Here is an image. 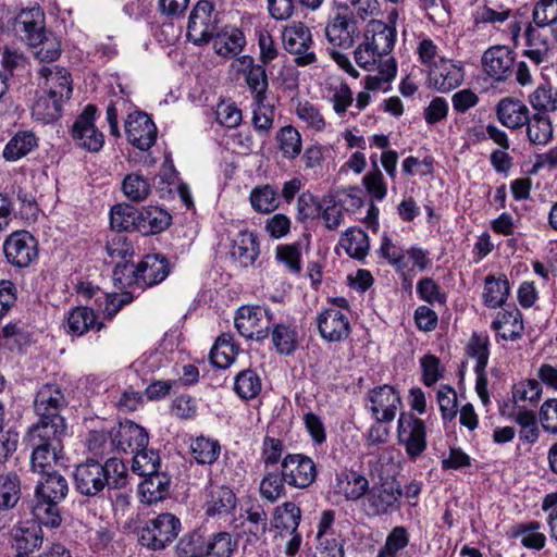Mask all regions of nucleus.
I'll return each instance as SVG.
<instances>
[{"label": "nucleus", "instance_id": "1", "mask_svg": "<svg viewBox=\"0 0 557 557\" xmlns=\"http://www.w3.org/2000/svg\"><path fill=\"white\" fill-rule=\"evenodd\" d=\"M75 490L84 496L95 497L108 487L125 488L128 484L126 466L119 458H109L104 463L87 459L78 465L73 473Z\"/></svg>", "mask_w": 557, "mask_h": 557}, {"label": "nucleus", "instance_id": "2", "mask_svg": "<svg viewBox=\"0 0 557 557\" xmlns=\"http://www.w3.org/2000/svg\"><path fill=\"white\" fill-rule=\"evenodd\" d=\"M67 493L69 485L63 475L57 471L46 472L35 487L34 499L29 502L28 509L45 527L55 529L62 523L59 504Z\"/></svg>", "mask_w": 557, "mask_h": 557}, {"label": "nucleus", "instance_id": "3", "mask_svg": "<svg viewBox=\"0 0 557 557\" xmlns=\"http://www.w3.org/2000/svg\"><path fill=\"white\" fill-rule=\"evenodd\" d=\"M39 75L45 79L47 94L40 96L32 108V115L44 124L57 120L64 100L71 98L72 81L70 73L59 66H42Z\"/></svg>", "mask_w": 557, "mask_h": 557}, {"label": "nucleus", "instance_id": "4", "mask_svg": "<svg viewBox=\"0 0 557 557\" xmlns=\"http://www.w3.org/2000/svg\"><path fill=\"white\" fill-rule=\"evenodd\" d=\"M396 40V30L386 23L372 20L363 34L362 41L354 51L356 63L367 70L373 71L375 66L388 58Z\"/></svg>", "mask_w": 557, "mask_h": 557}, {"label": "nucleus", "instance_id": "5", "mask_svg": "<svg viewBox=\"0 0 557 557\" xmlns=\"http://www.w3.org/2000/svg\"><path fill=\"white\" fill-rule=\"evenodd\" d=\"M66 430L47 429V426H30L24 437L30 448V465L34 471L46 473L52 463L63 458V438Z\"/></svg>", "mask_w": 557, "mask_h": 557}, {"label": "nucleus", "instance_id": "6", "mask_svg": "<svg viewBox=\"0 0 557 557\" xmlns=\"http://www.w3.org/2000/svg\"><path fill=\"white\" fill-rule=\"evenodd\" d=\"M170 273L168 259L160 253L146 255L137 264H116L112 276L122 285L136 284L139 287L161 283Z\"/></svg>", "mask_w": 557, "mask_h": 557}, {"label": "nucleus", "instance_id": "7", "mask_svg": "<svg viewBox=\"0 0 557 557\" xmlns=\"http://www.w3.org/2000/svg\"><path fill=\"white\" fill-rule=\"evenodd\" d=\"M403 488L395 479L381 480L369 486L361 500V510L369 518L387 516L399 510Z\"/></svg>", "mask_w": 557, "mask_h": 557}, {"label": "nucleus", "instance_id": "8", "mask_svg": "<svg viewBox=\"0 0 557 557\" xmlns=\"http://www.w3.org/2000/svg\"><path fill=\"white\" fill-rule=\"evenodd\" d=\"M66 399L57 384H45L36 393L34 399L35 413L38 421L32 426H47L53 430H66L65 419L60 410L66 406Z\"/></svg>", "mask_w": 557, "mask_h": 557}, {"label": "nucleus", "instance_id": "9", "mask_svg": "<svg viewBox=\"0 0 557 557\" xmlns=\"http://www.w3.org/2000/svg\"><path fill=\"white\" fill-rule=\"evenodd\" d=\"M181 520L173 513L163 512L145 522L138 531V542L151 550H163L181 532Z\"/></svg>", "mask_w": 557, "mask_h": 557}, {"label": "nucleus", "instance_id": "10", "mask_svg": "<svg viewBox=\"0 0 557 557\" xmlns=\"http://www.w3.org/2000/svg\"><path fill=\"white\" fill-rule=\"evenodd\" d=\"M272 324L273 313L261 306H243L235 315V326L238 333L249 339H265Z\"/></svg>", "mask_w": 557, "mask_h": 557}, {"label": "nucleus", "instance_id": "11", "mask_svg": "<svg viewBox=\"0 0 557 557\" xmlns=\"http://www.w3.org/2000/svg\"><path fill=\"white\" fill-rule=\"evenodd\" d=\"M3 253L13 268H28L38 258V242L27 231H15L4 239Z\"/></svg>", "mask_w": 557, "mask_h": 557}, {"label": "nucleus", "instance_id": "12", "mask_svg": "<svg viewBox=\"0 0 557 557\" xmlns=\"http://www.w3.org/2000/svg\"><path fill=\"white\" fill-rule=\"evenodd\" d=\"M284 48L295 57L298 66H307L317 61L315 53L310 50L313 45L310 28L301 22L286 26L282 34Z\"/></svg>", "mask_w": 557, "mask_h": 557}, {"label": "nucleus", "instance_id": "13", "mask_svg": "<svg viewBox=\"0 0 557 557\" xmlns=\"http://www.w3.org/2000/svg\"><path fill=\"white\" fill-rule=\"evenodd\" d=\"M398 441L410 458L419 457L426 448V429L422 420L411 413H400L397 424Z\"/></svg>", "mask_w": 557, "mask_h": 557}, {"label": "nucleus", "instance_id": "14", "mask_svg": "<svg viewBox=\"0 0 557 557\" xmlns=\"http://www.w3.org/2000/svg\"><path fill=\"white\" fill-rule=\"evenodd\" d=\"M283 480L290 486L306 488L317 476L315 463L302 454L287 455L282 460Z\"/></svg>", "mask_w": 557, "mask_h": 557}, {"label": "nucleus", "instance_id": "15", "mask_svg": "<svg viewBox=\"0 0 557 557\" xmlns=\"http://www.w3.org/2000/svg\"><path fill=\"white\" fill-rule=\"evenodd\" d=\"M96 112L95 106H86L72 128L73 138L90 152L99 151L104 144L103 134L95 126Z\"/></svg>", "mask_w": 557, "mask_h": 557}, {"label": "nucleus", "instance_id": "16", "mask_svg": "<svg viewBox=\"0 0 557 557\" xmlns=\"http://www.w3.org/2000/svg\"><path fill=\"white\" fill-rule=\"evenodd\" d=\"M127 140L143 151L150 149L157 139V127L145 112L128 114L125 121Z\"/></svg>", "mask_w": 557, "mask_h": 557}, {"label": "nucleus", "instance_id": "17", "mask_svg": "<svg viewBox=\"0 0 557 557\" xmlns=\"http://www.w3.org/2000/svg\"><path fill=\"white\" fill-rule=\"evenodd\" d=\"M484 72L495 82H505L513 74L515 52L506 46H493L482 55Z\"/></svg>", "mask_w": 557, "mask_h": 557}, {"label": "nucleus", "instance_id": "18", "mask_svg": "<svg viewBox=\"0 0 557 557\" xmlns=\"http://www.w3.org/2000/svg\"><path fill=\"white\" fill-rule=\"evenodd\" d=\"M368 399L371 403L370 411L377 422L389 423L395 419L400 406V396L388 384L376 386L369 392Z\"/></svg>", "mask_w": 557, "mask_h": 557}, {"label": "nucleus", "instance_id": "19", "mask_svg": "<svg viewBox=\"0 0 557 557\" xmlns=\"http://www.w3.org/2000/svg\"><path fill=\"white\" fill-rule=\"evenodd\" d=\"M234 66L237 72L244 74L246 84L253 95L255 103L262 104L265 101L269 87L264 64L256 63L250 55H242L235 60Z\"/></svg>", "mask_w": 557, "mask_h": 557}, {"label": "nucleus", "instance_id": "20", "mask_svg": "<svg viewBox=\"0 0 557 557\" xmlns=\"http://www.w3.org/2000/svg\"><path fill=\"white\" fill-rule=\"evenodd\" d=\"M213 5L207 0L199 1L190 12L187 24V37L196 45L208 42L213 35Z\"/></svg>", "mask_w": 557, "mask_h": 557}, {"label": "nucleus", "instance_id": "21", "mask_svg": "<svg viewBox=\"0 0 557 557\" xmlns=\"http://www.w3.org/2000/svg\"><path fill=\"white\" fill-rule=\"evenodd\" d=\"M317 322L321 337L331 343L346 339L351 331L348 315L335 308L322 311Z\"/></svg>", "mask_w": 557, "mask_h": 557}, {"label": "nucleus", "instance_id": "22", "mask_svg": "<svg viewBox=\"0 0 557 557\" xmlns=\"http://www.w3.org/2000/svg\"><path fill=\"white\" fill-rule=\"evenodd\" d=\"M14 29L28 46L40 41L49 33L45 27V14L39 7L22 10L15 17Z\"/></svg>", "mask_w": 557, "mask_h": 557}, {"label": "nucleus", "instance_id": "23", "mask_svg": "<svg viewBox=\"0 0 557 557\" xmlns=\"http://www.w3.org/2000/svg\"><path fill=\"white\" fill-rule=\"evenodd\" d=\"M357 27L354 17L336 14L325 26V38L331 49L347 50L354 46Z\"/></svg>", "mask_w": 557, "mask_h": 557}, {"label": "nucleus", "instance_id": "24", "mask_svg": "<svg viewBox=\"0 0 557 557\" xmlns=\"http://www.w3.org/2000/svg\"><path fill=\"white\" fill-rule=\"evenodd\" d=\"M111 442L117 450L135 454L146 448L149 442L146 430L132 422L120 423L117 430L111 435Z\"/></svg>", "mask_w": 557, "mask_h": 557}, {"label": "nucleus", "instance_id": "25", "mask_svg": "<svg viewBox=\"0 0 557 557\" xmlns=\"http://www.w3.org/2000/svg\"><path fill=\"white\" fill-rule=\"evenodd\" d=\"M33 522L21 523L12 530L13 545L17 555H28L39 549L44 543V532L36 518Z\"/></svg>", "mask_w": 557, "mask_h": 557}, {"label": "nucleus", "instance_id": "26", "mask_svg": "<svg viewBox=\"0 0 557 557\" xmlns=\"http://www.w3.org/2000/svg\"><path fill=\"white\" fill-rule=\"evenodd\" d=\"M237 498L233 490L225 485H210L205 503L208 517H224L236 508Z\"/></svg>", "mask_w": 557, "mask_h": 557}, {"label": "nucleus", "instance_id": "27", "mask_svg": "<svg viewBox=\"0 0 557 557\" xmlns=\"http://www.w3.org/2000/svg\"><path fill=\"white\" fill-rule=\"evenodd\" d=\"M369 486L368 479L355 470H344L335 476V492L349 502L362 500Z\"/></svg>", "mask_w": 557, "mask_h": 557}, {"label": "nucleus", "instance_id": "28", "mask_svg": "<svg viewBox=\"0 0 557 557\" xmlns=\"http://www.w3.org/2000/svg\"><path fill=\"white\" fill-rule=\"evenodd\" d=\"M524 35L525 49L522 57L528 59L535 69L541 64L549 63L552 55L547 36L531 25L528 26Z\"/></svg>", "mask_w": 557, "mask_h": 557}, {"label": "nucleus", "instance_id": "29", "mask_svg": "<svg viewBox=\"0 0 557 557\" xmlns=\"http://www.w3.org/2000/svg\"><path fill=\"white\" fill-rule=\"evenodd\" d=\"M430 79L438 91H450L463 81L462 66L455 64L451 60L442 59L431 69Z\"/></svg>", "mask_w": 557, "mask_h": 557}, {"label": "nucleus", "instance_id": "30", "mask_svg": "<svg viewBox=\"0 0 557 557\" xmlns=\"http://www.w3.org/2000/svg\"><path fill=\"white\" fill-rule=\"evenodd\" d=\"M230 255L240 267L253 265L260 255L257 235L240 231L232 242Z\"/></svg>", "mask_w": 557, "mask_h": 557}, {"label": "nucleus", "instance_id": "31", "mask_svg": "<svg viewBox=\"0 0 557 557\" xmlns=\"http://www.w3.org/2000/svg\"><path fill=\"white\" fill-rule=\"evenodd\" d=\"M498 121L508 128L522 127L529 120L530 110L520 100L512 98L502 99L496 107Z\"/></svg>", "mask_w": 557, "mask_h": 557}, {"label": "nucleus", "instance_id": "32", "mask_svg": "<svg viewBox=\"0 0 557 557\" xmlns=\"http://www.w3.org/2000/svg\"><path fill=\"white\" fill-rule=\"evenodd\" d=\"M171 480L163 472H156L146 475L145 480L139 484V495L141 503L152 505L165 499L170 493Z\"/></svg>", "mask_w": 557, "mask_h": 557}, {"label": "nucleus", "instance_id": "33", "mask_svg": "<svg viewBox=\"0 0 557 557\" xmlns=\"http://www.w3.org/2000/svg\"><path fill=\"white\" fill-rule=\"evenodd\" d=\"M172 221V216L159 207H144L139 210L137 232L143 235L159 234L165 231Z\"/></svg>", "mask_w": 557, "mask_h": 557}, {"label": "nucleus", "instance_id": "34", "mask_svg": "<svg viewBox=\"0 0 557 557\" xmlns=\"http://www.w3.org/2000/svg\"><path fill=\"white\" fill-rule=\"evenodd\" d=\"M246 45L244 33L235 27L224 28L213 38L214 51L222 57H234L242 52Z\"/></svg>", "mask_w": 557, "mask_h": 557}, {"label": "nucleus", "instance_id": "35", "mask_svg": "<svg viewBox=\"0 0 557 557\" xmlns=\"http://www.w3.org/2000/svg\"><path fill=\"white\" fill-rule=\"evenodd\" d=\"M524 125H527V137L532 145L544 147L553 139V125L547 114L536 112L529 115Z\"/></svg>", "mask_w": 557, "mask_h": 557}, {"label": "nucleus", "instance_id": "36", "mask_svg": "<svg viewBox=\"0 0 557 557\" xmlns=\"http://www.w3.org/2000/svg\"><path fill=\"white\" fill-rule=\"evenodd\" d=\"M492 329L498 332L504 339L515 341L519 338L523 331L520 311L515 308L499 312L492 322Z\"/></svg>", "mask_w": 557, "mask_h": 557}, {"label": "nucleus", "instance_id": "37", "mask_svg": "<svg viewBox=\"0 0 557 557\" xmlns=\"http://www.w3.org/2000/svg\"><path fill=\"white\" fill-rule=\"evenodd\" d=\"M38 140L29 131L17 132L5 145L2 156L9 162L20 160L37 147Z\"/></svg>", "mask_w": 557, "mask_h": 557}, {"label": "nucleus", "instance_id": "38", "mask_svg": "<svg viewBox=\"0 0 557 557\" xmlns=\"http://www.w3.org/2000/svg\"><path fill=\"white\" fill-rule=\"evenodd\" d=\"M272 330V342L276 351L281 355L290 356L298 346V332L292 323H274Z\"/></svg>", "mask_w": 557, "mask_h": 557}, {"label": "nucleus", "instance_id": "39", "mask_svg": "<svg viewBox=\"0 0 557 557\" xmlns=\"http://www.w3.org/2000/svg\"><path fill=\"white\" fill-rule=\"evenodd\" d=\"M301 520V510L293 502H286L275 508L273 517V527L280 531L281 534L295 533Z\"/></svg>", "mask_w": 557, "mask_h": 557}, {"label": "nucleus", "instance_id": "40", "mask_svg": "<svg viewBox=\"0 0 557 557\" xmlns=\"http://www.w3.org/2000/svg\"><path fill=\"white\" fill-rule=\"evenodd\" d=\"M341 246L349 257L362 260L370 249V242L367 233L358 227L347 230L341 237Z\"/></svg>", "mask_w": 557, "mask_h": 557}, {"label": "nucleus", "instance_id": "41", "mask_svg": "<svg viewBox=\"0 0 557 557\" xmlns=\"http://www.w3.org/2000/svg\"><path fill=\"white\" fill-rule=\"evenodd\" d=\"M249 199L253 210L264 214L275 211L281 202L277 188L270 184L252 188Z\"/></svg>", "mask_w": 557, "mask_h": 557}, {"label": "nucleus", "instance_id": "42", "mask_svg": "<svg viewBox=\"0 0 557 557\" xmlns=\"http://www.w3.org/2000/svg\"><path fill=\"white\" fill-rule=\"evenodd\" d=\"M139 210L127 203H117L111 208L110 225L119 232H137Z\"/></svg>", "mask_w": 557, "mask_h": 557}, {"label": "nucleus", "instance_id": "43", "mask_svg": "<svg viewBox=\"0 0 557 557\" xmlns=\"http://www.w3.org/2000/svg\"><path fill=\"white\" fill-rule=\"evenodd\" d=\"M509 290V283L505 276L495 277L494 275H487L485 277L483 293L485 306L488 308L502 307L507 300Z\"/></svg>", "mask_w": 557, "mask_h": 557}, {"label": "nucleus", "instance_id": "44", "mask_svg": "<svg viewBox=\"0 0 557 557\" xmlns=\"http://www.w3.org/2000/svg\"><path fill=\"white\" fill-rule=\"evenodd\" d=\"M21 495L20 476L14 472L0 474V509L9 510L14 508Z\"/></svg>", "mask_w": 557, "mask_h": 557}, {"label": "nucleus", "instance_id": "45", "mask_svg": "<svg viewBox=\"0 0 557 557\" xmlns=\"http://www.w3.org/2000/svg\"><path fill=\"white\" fill-rule=\"evenodd\" d=\"M261 389L262 380L255 370H243L234 379V391L244 400L257 397Z\"/></svg>", "mask_w": 557, "mask_h": 557}, {"label": "nucleus", "instance_id": "46", "mask_svg": "<svg viewBox=\"0 0 557 557\" xmlns=\"http://www.w3.org/2000/svg\"><path fill=\"white\" fill-rule=\"evenodd\" d=\"M96 324V314L87 307H76L70 311L66 323V333L74 336L86 334Z\"/></svg>", "mask_w": 557, "mask_h": 557}, {"label": "nucleus", "instance_id": "47", "mask_svg": "<svg viewBox=\"0 0 557 557\" xmlns=\"http://www.w3.org/2000/svg\"><path fill=\"white\" fill-rule=\"evenodd\" d=\"M377 73L368 75L364 82L367 90H387L388 84L395 78L397 73V64L393 57L386 58L383 63L375 66Z\"/></svg>", "mask_w": 557, "mask_h": 557}, {"label": "nucleus", "instance_id": "48", "mask_svg": "<svg viewBox=\"0 0 557 557\" xmlns=\"http://www.w3.org/2000/svg\"><path fill=\"white\" fill-rule=\"evenodd\" d=\"M221 447L218 441L199 436L191 441L190 453L199 465H212L220 456Z\"/></svg>", "mask_w": 557, "mask_h": 557}, {"label": "nucleus", "instance_id": "49", "mask_svg": "<svg viewBox=\"0 0 557 557\" xmlns=\"http://www.w3.org/2000/svg\"><path fill=\"white\" fill-rule=\"evenodd\" d=\"M529 103L540 113L555 112L557 111V89L549 84L539 85L529 95Z\"/></svg>", "mask_w": 557, "mask_h": 557}, {"label": "nucleus", "instance_id": "50", "mask_svg": "<svg viewBox=\"0 0 557 557\" xmlns=\"http://www.w3.org/2000/svg\"><path fill=\"white\" fill-rule=\"evenodd\" d=\"M122 190L128 200L141 202L149 196L151 185L144 175L139 173H131L124 177L122 182Z\"/></svg>", "mask_w": 557, "mask_h": 557}, {"label": "nucleus", "instance_id": "51", "mask_svg": "<svg viewBox=\"0 0 557 557\" xmlns=\"http://www.w3.org/2000/svg\"><path fill=\"white\" fill-rule=\"evenodd\" d=\"M278 148L286 159H295L301 152L302 141L300 133L294 126H284L276 134Z\"/></svg>", "mask_w": 557, "mask_h": 557}, {"label": "nucleus", "instance_id": "52", "mask_svg": "<svg viewBox=\"0 0 557 557\" xmlns=\"http://www.w3.org/2000/svg\"><path fill=\"white\" fill-rule=\"evenodd\" d=\"M34 57L42 63H51L61 55V44L52 33H46L40 41L29 46Z\"/></svg>", "mask_w": 557, "mask_h": 557}, {"label": "nucleus", "instance_id": "53", "mask_svg": "<svg viewBox=\"0 0 557 557\" xmlns=\"http://www.w3.org/2000/svg\"><path fill=\"white\" fill-rule=\"evenodd\" d=\"M161 460L159 454L153 449L141 448L133 457V472L140 476L151 475L159 472Z\"/></svg>", "mask_w": 557, "mask_h": 557}, {"label": "nucleus", "instance_id": "54", "mask_svg": "<svg viewBox=\"0 0 557 557\" xmlns=\"http://www.w3.org/2000/svg\"><path fill=\"white\" fill-rule=\"evenodd\" d=\"M488 345L490 339L486 334L475 332L470 337L467 352L471 358L475 359L476 364L474 368H479V370L486 368L490 356Z\"/></svg>", "mask_w": 557, "mask_h": 557}, {"label": "nucleus", "instance_id": "55", "mask_svg": "<svg viewBox=\"0 0 557 557\" xmlns=\"http://www.w3.org/2000/svg\"><path fill=\"white\" fill-rule=\"evenodd\" d=\"M372 160L373 169L368 172L363 178L362 183L367 190V193L375 200H383L387 195V184L384 180L382 172L380 171L376 161Z\"/></svg>", "mask_w": 557, "mask_h": 557}, {"label": "nucleus", "instance_id": "56", "mask_svg": "<svg viewBox=\"0 0 557 557\" xmlns=\"http://www.w3.org/2000/svg\"><path fill=\"white\" fill-rule=\"evenodd\" d=\"M515 536L519 537L521 544L530 549L540 550L546 543V536L540 532V524L537 522L520 524Z\"/></svg>", "mask_w": 557, "mask_h": 557}, {"label": "nucleus", "instance_id": "57", "mask_svg": "<svg viewBox=\"0 0 557 557\" xmlns=\"http://www.w3.org/2000/svg\"><path fill=\"white\" fill-rule=\"evenodd\" d=\"M409 544V533L403 525L395 527L388 533L385 545L381 549L379 557H395L397 553Z\"/></svg>", "mask_w": 557, "mask_h": 557}, {"label": "nucleus", "instance_id": "58", "mask_svg": "<svg viewBox=\"0 0 557 557\" xmlns=\"http://www.w3.org/2000/svg\"><path fill=\"white\" fill-rule=\"evenodd\" d=\"M296 114L307 127L321 132L325 128V120L320 113L319 109L309 101L298 102L296 107Z\"/></svg>", "mask_w": 557, "mask_h": 557}, {"label": "nucleus", "instance_id": "59", "mask_svg": "<svg viewBox=\"0 0 557 557\" xmlns=\"http://www.w3.org/2000/svg\"><path fill=\"white\" fill-rule=\"evenodd\" d=\"M236 543L232 541L228 532H218L212 535L207 544V555L210 557H230Z\"/></svg>", "mask_w": 557, "mask_h": 557}, {"label": "nucleus", "instance_id": "60", "mask_svg": "<svg viewBox=\"0 0 557 557\" xmlns=\"http://www.w3.org/2000/svg\"><path fill=\"white\" fill-rule=\"evenodd\" d=\"M417 293L423 301L430 305H444L446 302L445 293L441 290L438 284L431 277H423L418 282Z\"/></svg>", "mask_w": 557, "mask_h": 557}, {"label": "nucleus", "instance_id": "61", "mask_svg": "<svg viewBox=\"0 0 557 557\" xmlns=\"http://www.w3.org/2000/svg\"><path fill=\"white\" fill-rule=\"evenodd\" d=\"M172 359L161 349H156L145 354L139 359L137 366L144 374L156 373L163 368L170 367Z\"/></svg>", "mask_w": 557, "mask_h": 557}, {"label": "nucleus", "instance_id": "62", "mask_svg": "<svg viewBox=\"0 0 557 557\" xmlns=\"http://www.w3.org/2000/svg\"><path fill=\"white\" fill-rule=\"evenodd\" d=\"M533 21L539 27L557 21V0H540L533 9Z\"/></svg>", "mask_w": 557, "mask_h": 557}, {"label": "nucleus", "instance_id": "63", "mask_svg": "<svg viewBox=\"0 0 557 557\" xmlns=\"http://www.w3.org/2000/svg\"><path fill=\"white\" fill-rule=\"evenodd\" d=\"M216 121L228 128L237 127L243 120L242 111L234 102L221 101L215 110Z\"/></svg>", "mask_w": 557, "mask_h": 557}, {"label": "nucleus", "instance_id": "64", "mask_svg": "<svg viewBox=\"0 0 557 557\" xmlns=\"http://www.w3.org/2000/svg\"><path fill=\"white\" fill-rule=\"evenodd\" d=\"M437 401L444 420H451L457 414V394L450 386H442L437 392Z\"/></svg>", "mask_w": 557, "mask_h": 557}]
</instances>
